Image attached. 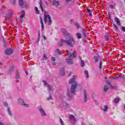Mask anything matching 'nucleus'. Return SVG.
<instances>
[{
	"mask_svg": "<svg viewBox=\"0 0 125 125\" xmlns=\"http://www.w3.org/2000/svg\"><path fill=\"white\" fill-rule=\"evenodd\" d=\"M61 105L65 107H67L68 106V104L66 103H65L64 102H62V103L61 104Z\"/></svg>",
	"mask_w": 125,
	"mask_h": 125,
	"instance_id": "5701e85b",
	"label": "nucleus"
},
{
	"mask_svg": "<svg viewBox=\"0 0 125 125\" xmlns=\"http://www.w3.org/2000/svg\"><path fill=\"white\" fill-rule=\"evenodd\" d=\"M0 125H4V123L0 122Z\"/></svg>",
	"mask_w": 125,
	"mask_h": 125,
	"instance_id": "a18cd8bd",
	"label": "nucleus"
},
{
	"mask_svg": "<svg viewBox=\"0 0 125 125\" xmlns=\"http://www.w3.org/2000/svg\"><path fill=\"white\" fill-rule=\"evenodd\" d=\"M51 60L54 62V61H55V58H54V57H52L51 58Z\"/></svg>",
	"mask_w": 125,
	"mask_h": 125,
	"instance_id": "c9c22d12",
	"label": "nucleus"
},
{
	"mask_svg": "<svg viewBox=\"0 0 125 125\" xmlns=\"http://www.w3.org/2000/svg\"><path fill=\"white\" fill-rule=\"evenodd\" d=\"M12 17V13H9L7 15V18H8V20H10Z\"/></svg>",
	"mask_w": 125,
	"mask_h": 125,
	"instance_id": "a211bd4d",
	"label": "nucleus"
},
{
	"mask_svg": "<svg viewBox=\"0 0 125 125\" xmlns=\"http://www.w3.org/2000/svg\"><path fill=\"white\" fill-rule=\"evenodd\" d=\"M56 53H57V54H61V51H60L59 49H57L56 51H55Z\"/></svg>",
	"mask_w": 125,
	"mask_h": 125,
	"instance_id": "7c9ffc66",
	"label": "nucleus"
},
{
	"mask_svg": "<svg viewBox=\"0 0 125 125\" xmlns=\"http://www.w3.org/2000/svg\"><path fill=\"white\" fill-rule=\"evenodd\" d=\"M56 0H53V5H55L56 6H58L59 5V2L58 1H56Z\"/></svg>",
	"mask_w": 125,
	"mask_h": 125,
	"instance_id": "2eb2a0df",
	"label": "nucleus"
},
{
	"mask_svg": "<svg viewBox=\"0 0 125 125\" xmlns=\"http://www.w3.org/2000/svg\"><path fill=\"white\" fill-rule=\"evenodd\" d=\"M42 83L44 84V85H45V86H46L48 88V90L49 91H51V90H52V88H51V87L50 86V85H49L47 83H46V82L43 81Z\"/></svg>",
	"mask_w": 125,
	"mask_h": 125,
	"instance_id": "9d476101",
	"label": "nucleus"
},
{
	"mask_svg": "<svg viewBox=\"0 0 125 125\" xmlns=\"http://www.w3.org/2000/svg\"><path fill=\"white\" fill-rule=\"evenodd\" d=\"M44 21L45 23L48 22V25H51L52 21L50 16L46 14V12H45L44 13Z\"/></svg>",
	"mask_w": 125,
	"mask_h": 125,
	"instance_id": "39448f33",
	"label": "nucleus"
},
{
	"mask_svg": "<svg viewBox=\"0 0 125 125\" xmlns=\"http://www.w3.org/2000/svg\"><path fill=\"white\" fill-rule=\"evenodd\" d=\"M115 103H119V101H120V98H117L114 100Z\"/></svg>",
	"mask_w": 125,
	"mask_h": 125,
	"instance_id": "bb28decb",
	"label": "nucleus"
},
{
	"mask_svg": "<svg viewBox=\"0 0 125 125\" xmlns=\"http://www.w3.org/2000/svg\"><path fill=\"white\" fill-rule=\"evenodd\" d=\"M13 53V50L12 49H7L4 51V53L7 55H10V54H12Z\"/></svg>",
	"mask_w": 125,
	"mask_h": 125,
	"instance_id": "1a4fd4ad",
	"label": "nucleus"
},
{
	"mask_svg": "<svg viewBox=\"0 0 125 125\" xmlns=\"http://www.w3.org/2000/svg\"><path fill=\"white\" fill-rule=\"evenodd\" d=\"M81 65L82 67H84V62L83 60H81Z\"/></svg>",
	"mask_w": 125,
	"mask_h": 125,
	"instance_id": "cd10ccee",
	"label": "nucleus"
},
{
	"mask_svg": "<svg viewBox=\"0 0 125 125\" xmlns=\"http://www.w3.org/2000/svg\"><path fill=\"white\" fill-rule=\"evenodd\" d=\"M69 76H71V73L69 74Z\"/></svg>",
	"mask_w": 125,
	"mask_h": 125,
	"instance_id": "864d4df0",
	"label": "nucleus"
},
{
	"mask_svg": "<svg viewBox=\"0 0 125 125\" xmlns=\"http://www.w3.org/2000/svg\"><path fill=\"white\" fill-rule=\"evenodd\" d=\"M82 92L83 93V102H87V100H88V97L87 96V91L85 89H83Z\"/></svg>",
	"mask_w": 125,
	"mask_h": 125,
	"instance_id": "423d86ee",
	"label": "nucleus"
},
{
	"mask_svg": "<svg viewBox=\"0 0 125 125\" xmlns=\"http://www.w3.org/2000/svg\"><path fill=\"white\" fill-rule=\"evenodd\" d=\"M24 17H25V11H22L21 12V15L20 17V21H22Z\"/></svg>",
	"mask_w": 125,
	"mask_h": 125,
	"instance_id": "9b49d317",
	"label": "nucleus"
},
{
	"mask_svg": "<svg viewBox=\"0 0 125 125\" xmlns=\"http://www.w3.org/2000/svg\"><path fill=\"white\" fill-rule=\"evenodd\" d=\"M16 77L17 79H20V76H19V74H18V73H16Z\"/></svg>",
	"mask_w": 125,
	"mask_h": 125,
	"instance_id": "f704fd0d",
	"label": "nucleus"
},
{
	"mask_svg": "<svg viewBox=\"0 0 125 125\" xmlns=\"http://www.w3.org/2000/svg\"><path fill=\"white\" fill-rule=\"evenodd\" d=\"M43 58H44V60H46V59H47V57H46L45 54L43 55Z\"/></svg>",
	"mask_w": 125,
	"mask_h": 125,
	"instance_id": "ea45409f",
	"label": "nucleus"
},
{
	"mask_svg": "<svg viewBox=\"0 0 125 125\" xmlns=\"http://www.w3.org/2000/svg\"><path fill=\"white\" fill-rule=\"evenodd\" d=\"M115 21L119 26L121 25V22H120V20H119V19H118V18H115Z\"/></svg>",
	"mask_w": 125,
	"mask_h": 125,
	"instance_id": "f3484780",
	"label": "nucleus"
},
{
	"mask_svg": "<svg viewBox=\"0 0 125 125\" xmlns=\"http://www.w3.org/2000/svg\"><path fill=\"white\" fill-rule=\"evenodd\" d=\"M76 56H77V54H76L75 51L68 52V57L66 59V63L69 64H73L74 63L73 60L76 58Z\"/></svg>",
	"mask_w": 125,
	"mask_h": 125,
	"instance_id": "7ed1b4c3",
	"label": "nucleus"
},
{
	"mask_svg": "<svg viewBox=\"0 0 125 125\" xmlns=\"http://www.w3.org/2000/svg\"><path fill=\"white\" fill-rule=\"evenodd\" d=\"M110 7L111 9H115V6H114V5L113 4L110 5Z\"/></svg>",
	"mask_w": 125,
	"mask_h": 125,
	"instance_id": "473e14b6",
	"label": "nucleus"
},
{
	"mask_svg": "<svg viewBox=\"0 0 125 125\" xmlns=\"http://www.w3.org/2000/svg\"><path fill=\"white\" fill-rule=\"evenodd\" d=\"M76 79L77 76L74 75L69 81V84H71V87L70 89L67 90V92L66 93V95L68 97H73V96H74L76 89L78 85H79L78 83L76 82Z\"/></svg>",
	"mask_w": 125,
	"mask_h": 125,
	"instance_id": "f03ea898",
	"label": "nucleus"
},
{
	"mask_svg": "<svg viewBox=\"0 0 125 125\" xmlns=\"http://www.w3.org/2000/svg\"><path fill=\"white\" fill-rule=\"evenodd\" d=\"M75 26H76V27H77V28H80V25H79V23H76L75 24Z\"/></svg>",
	"mask_w": 125,
	"mask_h": 125,
	"instance_id": "a19ab883",
	"label": "nucleus"
},
{
	"mask_svg": "<svg viewBox=\"0 0 125 125\" xmlns=\"http://www.w3.org/2000/svg\"><path fill=\"white\" fill-rule=\"evenodd\" d=\"M39 41H40V38H38V42H39Z\"/></svg>",
	"mask_w": 125,
	"mask_h": 125,
	"instance_id": "5fc2aeb1",
	"label": "nucleus"
},
{
	"mask_svg": "<svg viewBox=\"0 0 125 125\" xmlns=\"http://www.w3.org/2000/svg\"><path fill=\"white\" fill-rule=\"evenodd\" d=\"M43 37L44 40H45V39H46L45 36H43Z\"/></svg>",
	"mask_w": 125,
	"mask_h": 125,
	"instance_id": "3c124183",
	"label": "nucleus"
},
{
	"mask_svg": "<svg viewBox=\"0 0 125 125\" xmlns=\"http://www.w3.org/2000/svg\"><path fill=\"white\" fill-rule=\"evenodd\" d=\"M4 105L5 107H8V104H7V103H4Z\"/></svg>",
	"mask_w": 125,
	"mask_h": 125,
	"instance_id": "58836bf2",
	"label": "nucleus"
},
{
	"mask_svg": "<svg viewBox=\"0 0 125 125\" xmlns=\"http://www.w3.org/2000/svg\"><path fill=\"white\" fill-rule=\"evenodd\" d=\"M16 1V0H13V3L14 5L15 4Z\"/></svg>",
	"mask_w": 125,
	"mask_h": 125,
	"instance_id": "c03bdc74",
	"label": "nucleus"
},
{
	"mask_svg": "<svg viewBox=\"0 0 125 125\" xmlns=\"http://www.w3.org/2000/svg\"><path fill=\"white\" fill-rule=\"evenodd\" d=\"M38 110L42 117H44L46 116V113H45V111H44V110H43V108H42V106H39L38 107Z\"/></svg>",
	"mask_w": 125,
	"mask_h": 125,
	"instance_id": "0eeeda50",
	"label": "nucleus"
},
{
	"mask_svg": "<svg viewBox=\"0 0 125 125\" xmlns=\"http://www.w3.org/2000/svg\"><path fill=\"white\" fill-rule=\"evenodd\" d=\"M69 120H70V121H73V122H76V118L74 115H69Z\"/></svg>",
	"mask_w": 125,
	"mask_h": 125,
	"instance_id": "ddd939ff",
	"label": "nucleus"
},
{
	"mask_svg": "<svg viewBox=\"0 0 125 125\" xmlns=\"http://www.w3.org/2000/svg\"><path fill=\"white\" fill-rule=\"evenodd\" d=\"M35 11L37 14H40V11H39V9L37 7H35Z\"/></svg>",
	"mask_w": 125,
	"mask_h": 125,
	"instance_id": "c85d7f7f",
	"label": "nucleus"
},
{
	"mask_svg": "<svg viewBox=\"0 0 125 125\" xmlns=\"http://www.w3.org/2000/svg\"><path fill=\"white\" fill-rule=\"evenodd\" d=\"M48 100H51L52 99V97H51V95H49V97L47 98Z\"/></svg>",
	"mask_w": 125,
	"mask_h": 125,
	"instance_id": "e433bc0d",
	"label": "nucleus"
},
{
	"mask_svg": "<svg viewBox=\"0 0 125 125\" xmlns=\"http://www.w3.org/2000/svg\"><path fill=\"white\" fill-rule=\"evenodd\" d=\"M121 78H122V79H124V80H125V75H122L121 76Z\"/></svg>",
	"mask_w": 125,
	"mask_h": 125,
	"instance_id": "37998d69",
	"label": "nucleus"
},
{
	"mask_svg": "<svg viewBox=\"0 0 125 125\" xmlns=\"http://www.w3.org/2000/svg\"><path fill=\"white\" fill-rule=\"evenodd\" d=\"M40 5L42 11H43V8H42V1L41 0L40 1Z\"/></svg>",
	"mask_w": 125,
	"mask_h": 125,
	"instance_id": "c756f323",
	"label": "nucleus"
},
{
	"mask_svg": "<svg viewBox=\"0 0 125 125\" xmlns=\"http://www.w3.org/2000/svg\"><path fill=\"white\" fill-rule=\"evenodd\" d=\"M114 80H118V77H113Z\"/></svg>",
	"mask_w": 125,
	"mask_h": 125,
	"instance_id": "de8ad7c7",
	"label": "nucleus"
},
{
	"mask_svg": "<svg viewBox=\"0 0 125 125\" xmlns=\"http://www.w3.org/2000/svg\"><path fill=\"white\" fill-rule=\"evenodd\" d=\"M7 111L10 116L12 115V113H11V111H10V108L7 107Z\"/></svg>",
	"mask_w": 125,
	"mask_h": 125,
	"instance_id": "412c9836",
	"label": "nucleus"
},
{
	"mask_svg": "<svg viewBox=\"0 0 125 125\" xmlns=\"http://www.w3.org/2000/svg\"><path fill=\"white\" fill-rule=\"evenodd\" d=\"M18 102L19 104H21V105H22L24 107H29V104L25 103V102H24V100H23L21 98H19Z\"/></svg>",
	"mask_w": 125,
	"mask_h": 125,
	"instance_id": "6e6552de",
	"label": "nucleus"
},
{
	"mask_svg": "<svg viewBox=\"0 0 125 125\" xmlns=\"http://www.w3.org/2000/svg\"><path fill=\"white\" fill-rule=\"evenodd\" d=\"M60 124L61 125H65V124L64 123V121L61 119V118H60Z\"/></svg>",
	"mask_w": 125,
	"mask_h": 125,
	"instance_id": "aec40b11",
	"label": "nucleus"
},
{
	"mask_svg": "<svg viewBox=\"0 0 125 125\" xmlns=\"http://www.w3.org/2000/svg\"><path fill=\"white\" fill-rule=\"evenodd\" d=\"M109 89V87L107 85L104 86V92H107V91Z\"/></svg>",
	"mask_w": 125,
	"mask_h": 125,
	"instance_id": "6ab92c4d",
	"label": "nucleus"
},
{
	"mask_svg": "<svg viewBox=\"0 0 125 125\" xmlns=\"http://www.w3.org/2000/svg\"><path fill=\"white\" fill-rule=\"evenodd\" d=\"M53 65H55V62H53Z\"/></svg>",
	"mask_w": 125,
	"mask_h": 125,
	"instance_id": "603ef678",
	"label": "nucleus"
},
{
	"mask_svg": "<svg viewBox=\"0 0 125 125\" xmlns=\"http://www.w3.org/2000/svg\"><path fill=\"white\" fill-rule=\"evenodd\" d=\"M76 36L77 37L78 39H81L82 38V35H81V33L76 34Z\"/></svg>",
	"mask_w": 125,
	"mask_h": 125,
	"instance_id": "b1692460",
	"label": "nucleus"
},
{
	"mask_svg": "<svg viewBox=\"0 0 125 125\" xmlns=\"http://www.w3.org/2000/svg\"><path fill=\"white\" fill-rule=\"evenodd\" d=\"M102 109L104 111V112L105 113L108 111V105H104L102 107Z\"/></svg>",
	"mask_w": 125,
	"mask_h": 125,
	"instance_id": "f8f14e48",
	"label": "nucleus"
},
{
	"mask_svg": "<svg viewBox=\"0 0 125 125\" xmlns=\"http://www.w3.org/2000/svg\"><path fill=\"white\" fill-rule=\"evenodd\" d=\"M42 30H43L44 26H43V22H42V19H40Z\"/></svg>",
	"mask_w": 125,
	"mask_h": 125,
	"instance_id": "4be33fe9",
	"label": "nucleus"
},
{
	"mask_svg": "<svg viewBox=\"0 0 125 125\" xmlns=\"http://www.w3.org/2000/svg\"><path fill=\"white\" fill-rule=\"evenodd\" d=\"M60 73L62 76H64V75H65V71H64V69H62L60 71Z\"/></svg>",
	"mask_w": 125,
	"mask_h": 125,
	"instance_id": "a878e982",
	"label": "nucleus"
},
{
	"mask_svg": "<svg viewBox=\"0 0 125 125\" xmlns=\"http://www.w3.org/2000/svg\"><path fill=\"white\" fill-rule=\"evenodd\" d=\"M84 74L86 78H88V71L87 70L84 71Z\"/></svg>",
	"mask_w": 125,
	"mask_h": 125,
	"instance_id": "393cba45",
	"label": "nucleus"
},
{
	"mask_svg": "<svg viewBox=\"0 0 125 125\" xmlns=\"http://www.w3.org/2000/svg\"><path fill=\"white\" fill-rule=\"evenodd\" d=\"M124 108H125V104L124 105Z\"/></svg>",
	"mask_w": 125,
	"mask_h": 125,
	"instance_id": "4d7b16f0",
	"label": "nucleus"
},
{
	"mask_svg": "<svg viewBox=\"0 0 125 125\" xmlns=\"http://www.w3.org/2000/svg\"><path fill=\"white\" fill-rule=\"evenodd\" d=\"M122 30L123 31V32H125V26H123L122 28Z\"/></svg>",
	"mask_w": 125,
	"mask_h": 125,
	"instance_id": "4c0bfd02",
	"label": "nucleus"
},
{
	"mask_svg": "<svg viewBox=\"0 0 125 125\" xmlns=\"http://www.w3.org/2000/svg\"><path fill=\"white\" fill-rule=\"evenodd\" d=\"M113 26L115 28V29L116 30V31H118L119 30V28H118V27L117 26V25H116V24H114Z\"/></svg>",
	"mask_w": 125,
	"mask_h": 125,
	"instance_id": "2f4dec72",
	"label": "nucleus"
},
{
	"mask_svg": "<svg viewBox=\"0 0 125 125\" xmlns=\"http://www.w3.org/2000/svg\"><path fill=\"white\" fill-rule=\"evenodd\" d=\"M72 0H65V3L68 8H70V5H69V3L71 2Z\"/></svg>",
	"mask_w": 125,
	"mask_h": 125,
	"instance_id": "dca6fc26",
	"label": "nucleus"
},
{
	"mask_svg": "<svg viewBox=\"0 0 125 125\" xmlns=\"http://www.w3.org/2000/svg\"><path fill=\"white\" fill-rule=\"evenodd\" d=\"M124 0V2H125V0Z\"/></svg>",
	"mask_w": 125,
	"mask_h": 125,
	"instance_id": "13d9d810",
	"label": "nucleus"
},
{
	"mask_svg": "<svg viewBox=\"0 0 125 125\" xmlns=\"http://www.w3.org/2000/svg\"><path fill=\"white\" fill-rule=\"evenodd\" d=\"M109 36L108 35L105 36V39L106 40V41H108V40H109Z\"/></svg>",
	"mask_w": 125,
	"mask_h": 125,
	"instance_id": "72a5a7b5",
	"label": "nucleus"
},
{
	"mask_svg": "<svg viewBox=\"0 0 125 125\" xmlns=\"http://www.w3.org/2000/svg\"><path fill=\"white\" fill-rule=\"evenodd\" d=\"M94 60L95 62H98L99 63V69H101V68H102V62L103 59H102L99 56H96L94 58Z\"/></svg>",
	"mask_w": 125,
	"mask_h": 125,
	"instance_id": "20e7f679",
	"label": "nucleus"
},
{
	"mask_svg": "<svg viewBox=\"0 0 125 125\" xmlns=\"http://www.w3.org/2000/svg\"><path fill=\"white\" fill-rule=\"evenodd\" d=\"M83 34L84 35V36H85V32L83 31Z\"/></svg>",
	"mask_w": 125,
	"mask_h": 125,
	"instance_id": "8fccbe9b",
	"label": "nucleus"
},
{
	"mask_svg": "<svg viewBox=\"0 0 125 125\" xmlns=\"http://www.w3.org/2000/svg\"><path fill=\"white\" fill-rule=\"evenodd\" d=\"M89 16H92V14H91V13H89Z\"/></svg>",
	"mask_w": 125,
	"mask_h": 125,
	"instance_id": "09e8293b",
	"label": "nucleus"
},
{
	"mask_svg": "<svg viewBox=\"0 0 125 125\" xmlns=\"http://www.w3.org/2000/svg\"><path fill=\"white\" fill-rule=\"evenodd\" d=\"M19 2L21 6H23V7L25 6V3H24V1H23V0H19Z\"/></svg>",
	"mask_w": 125,
	"mask_h": 125,
	"instance_id": "4468645a",
	"label": "nucleus"
},
{
	"mask_svg": "<svg viewBox=\"0 0 125 125\" xmlns=\"http://www.w3.org/2000/svg\"><path fill=\"white\" fill-rule=\"evenodd\" d=\"M25 73L27 75H28V71L27 70L25 71Z\"/></svg>",
	"mask_w": 125,
	"mask_h": 125,
	"instance_id": "49530a36",
	"label": "nucleus"
},
{
	"mask_svg": "<svg viewBox=\"0 0 125 125\" xmlns=\"http://www.w3.org/2000/svg\"><path fill=\"white\" fill-rule=\"evenodd\" d=\"M62 32L66 40L64 39L61 40V42H59V44L61 46L62 44L60 43L61 42L64 43L68 44L70 47H73L75 43L74 38L70 36V34L67 32V30L65 29L62 28Z\"/></svg>",
	"mask_w": 125,
	"mask_h": 125,
	"instance_id": "f257e3e1",
	"label": "nucleus"
},
{
	"mask_svg": "<svg viewBox=\"0 0 125 125\" xmlns=\"http://www.w3.org/2000/svg\"><path fill=\"white\" fill-rule=\"evenodd\" d=\"M87 12H88V13H90V12H91V10H90L89 9H87Z\"/></svg>",
	"mask_w": 125,
	"mask_h": 125,
	"instance_id": "79ce46f5",
	"label": "nucleus"
},
{
	"mask_svg": "<svg viewBox=\"0 0 125 125\" xmlns=\"http://www.w3.org/2000/svg\"><path fill=\"white\" fill-rule=\"evenodd\" d=\"M1 65H2V64H1V63L0 62V66Z\"/></svg>",
	"mask_w": 125,
	"mask_h": 125,
	"instance_id": "6e6d98bb",
	"label": "nucleus"
}]
</instances>
